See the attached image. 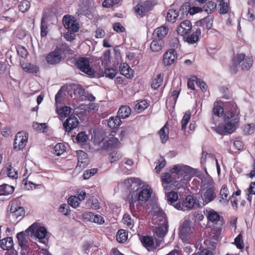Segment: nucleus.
<instances>
[{
	"label": "nucleus",
	"mask_w": 255,
	"mask_h": 255,
	"mask_svg": "<svg viewBox=\"0 0 255 255\" xmlns=\"http://www.w3.org/2000/svg\"><path fill=\"white\" fill-rule=\"evenodd\" d=\"M66 150L65 146L62 143H58L54 147L53 153L57 156L62 154Z\"/></svg>",
	"instance_id": "nucleus-41"
},
{
	"label": "nucleus",
	"mask_w": 255,
	"mask_h": 255,
	"mask_svg": "<svg viewBox=\"0 0 255 255\" xmlns=\"http://www.w3.org/2000/svg\"><path fill=\"white\" fill-rule=\"evenodd\" d=\"M148 106V104L146 100H142L137 103L135 106V111L140 113L143 112Z\"/></svg>",
	"instance_id": "nucleus-42"
},
{
	"label": "nucleus",
	"mask_w": 255,
	"mask_h": 255,
	"mask_svg": "<svg viewBox=\"0 0 255 255\" xmlns=\"http://www.w3.org/2000/svg\"><path fill=\"white\" fill-rule=\"evenodd\" d=\"M139 202L137 199V197H135L133 194H131V198L129 199V208L131 212L133 213L136 211L135 205L137 206Z\"/></svg>",
	"instance_id": "nucleus-43"
},
{
	"label": "nucleus",
	"mask_w": 255,
	"mask_h": 255,
	"mask_svg": "<svg viewBox=\"0 0 255 255\" xmlns=\"http://www.w3.org/2000/svg\"><path fill=\"white\" fill-rule=\"evenodd\" d=\"M107 141L108 143L107 147H112L113 146H117L119 143V139L113 136L110 137Z\"/></svg>",
	"instance_id": "nucleus-57"
},
{
	"label": "nucleus",
	"mask_w": 255,
	"mask_h": 255,
	"mask_svg": "<svg viewBox=\"0 0 255 255\" xmlns=\"http://www.w3.org/2000/svg\"><path fill=\"white\" fill-rule=\"evenodd\" d=\"M120 158V154L118 153L117 152L113 151L110 154V161L111 163L118 160Z\"/></svg>",
	"instance_id": "nucleus-61"
},
{
	"label": "nucleus",
	"mask_w": 255,
	"mask_h": 255,
	"mask_svg": "<svg viewBox=\"0 0 255 255\" xmlns=\"http://www.w3.org/2000/svg\"><path fill=\"white\" fill-rule=\"evenodd\" d=\"M41 36L45 37L48 33V26L45 20V17L43 16L41 21Z\"/></svg>",
	"instance_id": "nucleus-46"
},
{
	"label": "nucleus",
	"mask_w": 255,
	"mask_h": 255,
	"mask_svg": "<svg viewBox=\"0 0 255 255\" xmlns=\"http://www.w3.org/2000/svg\"><path fill=\"white\" fill-rule=\"evenodd\" d=\"M119 69L121 74L125 76L127 78H131L133 77V71L127 63H121Z\"/></svg>",
	"instance_id": "nucleus-25"
},
{
	"label": "nucleus",
	"mask_w": 255,
	"mask_h": 255,
	"mask_svg": "<svg viewBox=\"0 0 255 255\" xmlns=\"http://www.w3.org/2000/svg\"><path fill=\"white\" fill-rule=\"evenodd\" d=\"M63 23L64 27L69 31L77 32L79 30V24L74 19V17L71 15H64L63 18Z\"/></svg>",
	"instance_id": "nucleus-13"
},
{
	"label": "nucleus",
	"mask_w": 255,
	"mask_h": 255,
	"mask_svg": "<svg viewBox=\"0 0 255 255\" xmlns=\"http://www.w3.org/2000/svg\"><path fill=\"white\" fill-rule=\"evenodd\" d=\"M207 157L212 158H215V156L214 155V154L208 153L207 152H206L205 151H203L202 155V156L201 158V163L202 165H203L205 163L206 158H207Z\"/></svg>",
	"instance_id": "nucleus-60"
},
{
	"label": "nucleus",
	"mask_w": 255,
	"mask_h": 255,
	"mask_svg": "<svg viewBox=\"0 0 255 255\" xmlns=\"http://www.w3.org/2000/svg\"><path fill=\"white\" fill-rule=\"evenodd\" d=\"M79 201V199L76 196H71L68 200V203L69 205L74 208H76L78 207L80 204Z\"/></svg>",
	"instance_id": "nucleus-51"
},
{
	"label": "nucleus",
	"mask_w": 255,
	"mask_h": 255,
	"mask_svg": "<svg viewBox=\"0 0 255 255\" xmlns=\"http://www.w3.org/2000/svg\"><path fill=\"white\" fill-rule=\"evenodd\" d=\"M192 29V24L190 21L184 20L181 22L177 27V32L180 35H184L189 32Z\"/></svg>",
	"instance_id": "nucleus-20"
},
{
	"label": "nucleus",
	"mask_w": 255,
	"mask_h": 255,
	"mask_svg": "<svg viewBox=\"0 0 255 255\" xmlns=\"http://www.w3.org/2000/svg\"><path fill=\"white\" fill-rule=\"evenodd\" d=\"M2 171L6 173L7 176L12 179H17L18 174L17 171L12 167L11 164H6L2 168Z\"/></svg>",
	"instance_id": "nucleus-28"
},
{
	"label": "nucleus",
	"mask_w": 255,
	"mask_h": 255,
	"mask_svg": "<svg viewBox=\"0 0 255 255\" xmlns=\"http://www.w3.org/2000/svg\"><path fill=\"white\" fill-rule=\"evenodd\" d=\"M199 203L197 198L192 195H188L182 202L175 204L174 207L178 210L183 211H189L198 208Z\"/></svg>",
	"instance_id": "nucleus-5"
},
{
	"label": "nucleus",
	"mask_w": 255,
	"mask_h": 255,
	"mask_svg": "<svg viewBox=\"0 0 255 255\" xmlns=\"http://www.w3.org/2000/svg\"><path fill=\"white\" fill-rule=\"evenodd\" d=\"M59 211L63 213L65 215H68L70 213V210L68 205L61 204L59 208Z\"/></svg>",
	"instance_id": "nucleus-58"
},
{
	"label": "nucleus",
	"mask_w": 255,
	"mask_h": 255,
	"mask_svg": "<svg viewBox=\"0 0 255 255\" xmlns=\"http://www.w3.org/2000/svg\"><path fill=\"white\" fill-rule=\"evenodd\" d=\"M176 58V51L174 49H169L164 54L163 62L164 65L169 66L173 63Z\"/></svg>",
	"instance_id": "nucleus-18"
},
{
	"label": "nucleus",
	"mask_w": 255,
	"mask_h": 255,
	"mask_svg": "<svg viewBox=\"0 0 255 255\" xmlns=\"http://www.w3.org/2000/svg\"><path fill=\"white\" fill-rule=\"evenodd\" d=\"M205 214L209 221L218 224L220 226L223 225V218L217 212L212 209L206 210Z\"/></svg>",
	"instance_id": "nucleus-17"
},
{
	"label": "nucleus",
	"mask_w": 255,
	"mask_h": 255,
	"mask_svg": "<svg viewBox=\"0 0 255 255\" xmlns=\"http://www.w3.org/2000/svg\"><path fill=\"white\" fill-rule=\"evenodd\" d=\"M126 188L129 190H132L135 187H140L142 181L138 178H129L126 179L124 182Z\"/></svg>",
	"instance_id": "nucleus-19"
},
{
	"label": "nucleus",
	"mask_w": 255,
	"mask_h": 255,
	"mask_svg": "<svg viewBox=\"0 0 255 255\" xmlns=\"http://www.w3.org/2000/svg\"><path fill=\"white\" fill-rule=\"evenodd\" d=\"M71 112V108L70 107L64 106L62 109L57 110V113L61 118L67 117Z\"/></svg>",
	"instance_id": "nucleus-44"
},
{
	"label": "nucleus",
	"mask_w": 255,
	"mask_h": 255,
	"mask_svg": "<svg viewBox=\"0 0 255 255\" xmlns=\"http://www.w3.org/2000/svg\"><path fill=\"white\" fill-rule=\"evenodd\" d=\"M79 122L74 116H70L63 123V126L66 132L69 134L79 125Z\"/></svg>",
	"instance_id": "nucleus-14"
},
{
	"label": "nucleus",
	"mask_w": 255,
	"mask_h": 255,
	"mask_svg": "<svg viewBox=\"0 0 255 255\" xmlns=\"http://www.w3.org/2000/svg\"><path fill=\"white\" fill-rule=\"evenodd\" d=\"M83 216L86 220L100 225L105 222L104 219L101 215L95 214L92 212L86 213Z\"/></svg>",
	"instance_id": "nucleus-21"
},
{
	"label": "nucleus",
	"mask_w": 255,
	"mask_h": 255,
	"mask_svg": "<svg viewBox=\"0 0 255 255\" xmlns=\"http://www.w3.org/2000/svg\"><path fill=\"white\" fill-rule=\"evenodd\" d=\"M113 27L114 30L117 32H123L125 30V28L119 22L114 23Z\"/></svg>",
	"instance_id": "nucleus-63"
},
{
	"label": "nucleus",
	"mask_w": 255,
	"mask_h": 255,
	"mask_svg": "<svg viewBox=\"0 0 255 255\" xmlns=\"http://www.w3.org/2000/svg\"><path fill=\"white\" fill-rule=\"evenodd\" d=\"M121 123L122 121L119 118V117L117 116L116 117H112L108 121V126L111 128H115L120 126Z\"/></svg>",
	"instance_id": "nucleus-36"
},
{
	"label": "nucleus",
	"mask_w": 255,
	"mask_h": 255,
	"mask_svg": "<svg viewBox=\"0 0 255 255\" xmlns=\"http://www.w3.org/2000/svg\"><path fill=\"white\" fill-rule=\"evenodd\" d=\"M116 238L119 243H124L128 239V233L125 230H120L117 233Z\"/></svg>",
	"instance_id": "nucleus-39"
},
{
	"label": "nucleus",
	"mask_w": 255,
	"mask_h": 255,
	"mask_svg": "<svg viewBox=\"0 0 255 255\" xmlns=\"http://www.w3.org/2000/svg\"><path fill=\"white\" fill-rule=\"evenodd\" d=\"M110 50H108L105 52L103 56L101 57V60L102 64L105 65L108 64L110 63L111 57H110Z\"/></svg>",
	"instance_id": "nucleus-55"
},
{
	"label": "nucleus",
	"mask_w": 255,
	"mask_h": 255,
	"mask_svg": "<svg viewBox=\"0 0 255 255\" xmlns=\"http://www.w3.org/2000/svg\"><path fill=\"white\" fill-rule=\"evenodd\" d=\"M228 193L229 191L227 187L225 186H222L220 190V194L222 199L225 200V203H227L229 202V199L228 198Z\"/></svg>",
	"instance_id": "nucleus-50"
},
{
	"label": "nucleus",
	"mask_w": 255,
	"mask_h": 255,
	"mask_svg": "<svg viewBox=\"0 0 255 255\" xmlns=\"http://www.w3.org/2000/svg\"><path fill=\"white\" fill-rule=\"evenodd\" d=\"M9 216L12 218L18 219L19 221L21 217L24 214V210L23 207L19 206L17 202H12L10 205Z\"/></svg>",
	"instance_id": "nucleus-15"
},
{
	"label": "nucleus",
	"mask_w": 255,
	"mask_h": 255,
	"mask_svg": "<svg viewBox=\"0 0 255 255\" xmlns=\"http://www.w3.org/2000/svg\"><path fill=\"white\" fill-rule=\"evenodd\" d=\"M191 233V229L190 226V222L187 220H185L180 227L179 233V237L183 242H186L189 238Z\"/></svg>",
	"instance_id": "nucleus-16"
},
{
	"label": "nucleus",
	"mask_w": 255,
	"mask_h": 255,
	"mask_svg": "<svg viewBox=\"0 0 255 255\" xmlns=\"http://www.w3.org/2000/svg\"><path fill=\"white\" fill-rule=\"evenodd\" d=\"M33 230L34 232L32 230H29V231L31 232V235H35L41 243L46 244L48 242L47 239L48 232L47 229L44 227H36V226L34 224Z\"/></svg>",
	"instance_id": "nucleus-12"
},
{
	"label": "nucleus",
	"mask_w": 255,
	"mask_h": 255,
	"mask_svg": "<svg viewBox=\"0 0 255 255\" xmlns=\"http://www.w3.org/2000/svg\"><path fill=\"white\" fill-rule=\"evenodd\" d=\"M233 65L231 67V70L234 73H236L237 66L242 63L243 70H249L253 64V60L252 58L247 57L245 54L241 53L235 56L233 59Z\"/></svg>",
	"instance_id": "nucleus-6"
},
{
	"label": "nucleus",
	"mask_w": 255,
	"mask_h": 255,
	"mask_svg": "<svg viewBox=\"0 0 255 255\" xmlns=\"http://www.w3.org/2000/svg\"><path fill=\"white\" fill-rule=\"evenodd\" d=\"M201 33V29L199 28H196L191 35L188 36L186 38V41L190 44H194L199 40V36Z\"/></svg>",
	"instance_id": "nucleus-34"
},
{
	"label": "nucleus",
	"mask_w": 255,
	"mask_h": 255,
	"mask_svg": "<svg viewBox=\"0 0 255 255\" xmlns=\"http://www.w3.org/2000/svg\"><path fill=\"white\" fill-rule=\"evenodd\" d=\"M166 197L168 201L170 202L171 204H173L178 199L177 193L172 191L166 193Z\"/></svg>",
	"instance_id": "nucleus-45"
},
{
	"label": "nucleus",
	"mask_w": 255,
	"mask_h": 255,
	"mask_svg": "<svg viewBox=\"0 0 255 255\" xmlns=\"http://www.w3.org/2000/svg\"><path fill=\"white\" fill-rule=\"evenodd\" d=\"M34 227V224L30 226L27 230L24 232H21L17 234L16 238L18 240V243L20 247V249L22 251L25 253H28L30 250V245H31V240L29 236V230H33Z\"/></svg>",
	"instance_id": "nucleus-4"
},
{
	"label": "nucleus",
	"mask_w": 255,
	"mask_h": 255,
	"mask_svg": "<svg viewBox=\"0 0 255 255\" xmlns=\"http://www.w3.org/2000/svg\"><path fill=\"white\" fill-rule=\"evenodd\" d=\"M190 112L189 111H186L181 121V128L182 130H185L186 129V126L190 119Z\"/></svg>",
	"instance_id": "nucleus-47"
},
{
	"label": "nucleus",
	"mask_w": 255,
	"mask_h": 255,
	"mask_svg": "<svg viewBox=\"0 0 255 255\" xmlns=\"http://www.w3.org/2000/svg\"><path fill=\"white\" fill-rule=\"evenodd\" d=\"M152 189L145 183L142 182L140 187L138 186L135 191L132 193L139 202H145L151 197Z\"/></svg>",
	"instance_id": "nucleus-8"
},
{
	"label": "nucleus",
	"mask_w": 255,
	"mask_h": 255,
	"mask_svg": "<svg viewBox=\"0 0 255 255\" xmlns=\"http://www.w3.org/2000/svg\"><path fill=\"white\" fill-rule=\"evenodd\" d=\"M157 221L158 227H155V234L159 238H163L167 233L168 225L167 219L163 211L159 210L157 213Z\"/></svg>",
	"instance_id": "nucleus-3"
},
{
	"label": "nucleus",
	"mask_w": 255,
	"mask_h": 255,
	"mask_svg": "<svg viewBox=\"0 0 255 255\" xmlns=\"http://www.w3.org/2000/svg\"><path fill=\"white\" fill-rule=\"evenodd\" d=\"M122 222L130 229H131L133 227V221L129 214H125L124 215Z\"/></svg>",
	"instance_id": "nucleus-48"
},
{
	"label": "nucleus",
	"mask_w": 255,
	"mask_h": 255,
	"mask_svg": "<svg viewBox=\"0 0 255 255\" xmlns=\"http://www.w3.org/2000/svg\"><path fill=\"white\" fill-rule=\"evenodd\" d=\"M88 138V135L85 134V132H79L76 137L77 142L81 144L85 143L87 141Z\"/></svg>",
	"instance_id": "nucleus-52"
},
{
	"label": "nucleus",
	"mask_w": 255,
	"mask_h": 255,
	"mask_svg": "<svg viewBox=\"0 0 255 255\" xmlns=\"http://www.w3.org/2000/svg\"><path fill=\"white\" fill-rule=\"evenodd\" d=\"M162 143H165L168 139L169 129L166 124L158 132Z\"/></svg>",
	"instance_id": "nucleus-35"
},
{
	"label": "nucleus",
	"mask_w": 255,
	"mask_h": 255,
	"mask_svg": "<svg viewBox=\"0 0 255 255\" xmlns=\"http://www.w3.org/2000/svg\"><path fill=\"white\" fill-rule=\"evenodd\" d=\"M234 244L238 249H242L244 247V244L243 241V236L240 234L235 239Z\"/></svg>",
	"instance_id": "nucleus-53"
},
{
	"label": "nucleus",
	"mask_w": 255,
	"mask_h": 255,
	"mask_svg": "<svg viewBox=\"0 0 255 255\" xmlns=\"http://www.w3.org/2000/svg\"><path fill=\"white\" fill-rule=\"evenodd\" d=\"M13 245V239L11 237H6L0 241V247L3 250H10L12 248Z\"/></svg>",
	"instance_id": "nucleus-30"
},
{
	"label": "nucleus",
	"mask_w": 255,
	"mask_h": 255,
	"mask_svg": "<svg viewBox=\"0 0 255 255\" xmlns=\"http://www.w3.org/2000/svg\"><path fill=\"white\" fill-rule=\"evenodd\" d=\"M179 11L176 9L170 8L168 10L167 13V19L168 21L174 22L179 16Z\"/></svg>",
	"instance_id": "nucleus-38"
},
{
	"label": "nucleus",
	"mask_w": 255,
	"mask_h": 255,
	"mask_svg": "<svg viewBox=\"0 0 255 255\" xmlns=\"http://www.w3.org/2000/svg\"><path fill=\"white\" fill-rule=\"evenodd\" d=\"M217 193L216 187L201 189V197L204 204H207L213 201L217 196Z\"/></svg>",
	"instance_id": "nucleus-11"
},
{
	"label": "nucleus",
	"mask_w": 255,
	"mask_h": 255,
	"mask_svg": "<svg viewBox=\"0 0 255 255\" xmlns=\"http://www.w3.org/2000/svg\"><path fill=\"white\" fill-rule=\"evenodd\" d=\"M30 6V2L28 0H24L20 3L18 6L19 10L22 12H24L29 8Z\"/></svg>",
	"instance_id": "nucleus-54"
},
{
	"label": "nucleus",
	"mask_w": 255,
	"mask_h": 255,
	"mask_svg": "<svg viewBox=\"0 0 255 255\" xmlns=\"http://www.w3.org/2000/svg\"><path fill=\"white\" fill-rule=\"evenodd\" d=\"M22 69L26 72L29 73H36L39 69L36 66L28 63L21 64Z\"/></svg>",
	"instance_id": "nucleus-37"
},
{
	"label": "nucleus",
	"mask_w": 255,
	"mask_h": 255,
	"mask_svg": "<svg viewBox=\"0 0 255 255\" xmlns=\"http://www.w3.org/2000/svg\"><path fill=\"white\" fill-rule=\"evenodd\" d=\"M155 3L152 0H140L134 7V11L137 16L141 18L151 11Z\"/></svg>",
	"instance_id": "nucleus-7"
},
{
	"label": "nucleus",
	"mask_w": 255,
	"mask_h": 255,
	"mask_svg": "<svg viewBox=\"0 0 255 255\" xmlns=\"http://www.w3.org/2000/svg\"><path fill=\"white\" fill-rule=\"evenodd\" d=\"M244 131L247 134H251L254 131V125L253 124H248L245 127Z\"/></svg>",
	"instance_id": "nucleus-62"
},
{
	"label": "nucleus",
	"mask_w": 255,
	"mask_h": 255,
	"mask_svg": "<svg viewBox=\"0 0 255 255\" xmlns=\"http://www.w3.org/2000/svg\"><path fill=\"white\" fill-rule=\"evenodd\" d=\"M76 64L78 68L87 75L91 77L95 75V72L90 67L88 58L80 57L77 60Z\"/></svg>",
	"instance_id": "nucleus-9"
},
{
	"label": "nucleus",
	"mask_w": 255,
	"mask_h": 255,
	"mask_svg": "<svg viewBox=\"0 0 255 255\" xmlns=\"http://www.w3.org/2000/svg\"><path fill=\"white\" fill-rule=\"evenodd\" d=\"M201 180V189L215 187L214 181L210 177L202 176Z\"/></svg>",
	"instance_id": "nucleus-29"
},
{
	"label": "nucleus",
	"mask_w": 255,
	"mask_h": 255,
	"mask_svg": "<svg viewBox=\"0 0 255 255\" xmlns=\"http://www.w3.org/2000/svg\"><path fill=\"white\" fill-rule=\"evenodd\" d=\"M165 159L163 157L160 156L159 158L158 159L156 162V165L155 168L156 172H159L160 170L165 166Z\"/></svg>",
	"instance_id": "nucleus-49"
},
{
	"label": "nucleus",
	"mask_w": 255,
	"mask_h": 255,
	"mask_svg": "<svg viewBox=\"0 0 255 255\" xmlns=\"http://www.w3.org/2000/svg\"><path fill=\"white\" fill-rule=\"evenodd\" d=\"M28 134L26 132L19 131L16 133L13 142V148L18 151L23 149L27 143Z\"/></svg>",
	"instance_id": "nucleus-10"
},
{
	"label": "nucleus",
	"mask_w": 255,
	"mask_h": 255,
	"mask_svg": "<svg viewBox=\"0 0 255 255\" xmlns=\"http://www.w3.org/2000/svg\"><path fill=\"white\" fill-rule=\"evenodd\" d=\"M213 113L217 117L223 116L225 125L213 127L216 132L224 135L231 133L236 129L240 119V110L232 98L223 97L220 101L215 102Z\"/></svg>",
	"instance_id": "nucleus-1"
},
{
	"label": "nucleus",
	"mask_w": 255,
	"mask_h": 255,
	"mask_svg": "<svg viewBox=\"0 0 255 255\" xmlns=\"http://www.w3.org/2000/svg\"><path fill=\"white\" fill-rule=\"evenodd\" d=\"M74 32H73L72 31H68L65 34L64 37L68 41H71L75 38Z\"/></svg>",
	"instance_id": "nucleus-64"
},
{
	"label": "nucleus",
	"mask_w": 255,
	"mask_h": 255,
	"mask_svg": "<svg viewBox=\"0 0 255 255\" xmlns=\"http://www.w3.org/2000/svg\"><path fill=\"white\" fill-rule=\"evenodd\" d=\"M213 19L211 15H208L205 18L201 19L198 23L207 29H210L213 26Z\"/></svg>",
	"instance_id": "nucleus-33"
},
{
	"label": "nucleus",
	"mask_w": 255,
	"mask_h": 255,
	"mask_svg": "<svg viewBox=\"0 0 255 255\" xmlns=\"http://www.w3.org/2000/svg\"><path fill=\"white\" fill-rule=\"evenodd\" d=\"M163 81V76L161 74H159L153 80L151 86L154 90L157 89L160 87Z\"/></svg>",
	"instance_id": "nucleus-40"
},
{
	"label": "nucleus",
	"mask_w": 255,
	"mask_h": 255,
	"mask_svg": "<svg viewBox=\"0 0 255 255\" xmlns=\"http://www.w3.org/2000/svg\"><path fill=\"white\" fill-rule=\"evenodd\" d=\"M143 246L148 250L155 249V245L153 238L150 236H144L140 239Z\"/></svg>",
	"instance_id": "nucleus-26"
},
{
	"label": "nucleus",
	"mask_w": 255,
	"mask_h": 255,
	"mask_svg": "<svg viewBox=\"0 0 255 255\" xmlns=\"http://www.w3.org/2000/svg\"><path fill=\"white\" fill-rule=\"evenodd\" d=\"M105 75L106 77L110 79H113L117 74L116 70L113 68L105 69L104 72Z\"/></svg>",
	"instance_id": "nucleus-56"
},
{
	"label": "nucleus",
	"mask_w": 255,
	"mask_h": 255,
	"mask_svg": "<svg viewBox=\"0 0 255 255\" xmlns=\"http://www.w3.org/2000/svg\"><path fill=\"white\" fill-rule=\"evenodd\" d=\"M77 166L81 168H85L89 162L87 154L84 151L79 150L77 151Z\"/></svg>",
	"instance_id": "nucleus-22"
},
{
	"label": "nucleus",
	"mask_w": 255,
	"mask_h": 255,
	"mask_svg": "<svg viewBox=\"0 0 255 255\" xmlns=\"http://www.w3.org/2000/svg\"><path fill=\"white\" fill-rule=\"evenodd\" d=\"M46 59L48 64L55 65L61 61V55L59 52L54 51L47 55Z\"/></svg>",
	"instance_id": "nucleus-23"
},
{
	"label": "nucleus",
	"mask_w": 255,
	"mask_h": 255,
	"mask_svg": "<svg viewBox=\"0 0 255 255\" xmlns=\"http://www.w3.org/2000/svg\"><path fill=\"white\" fill-rule=\"evenodd\" d=\"M164 43L163 40L158 39L152 37V41L150 45V49L153 52L159 51L163 46Z\"/></svg>",
	"instance_id": "nucleus-27"
},
{
	"label": "nucleus",
	"mask_w": 255,
	"mask_h": 255,
	"mask_svg": "<svg viewBox=\"0 0 255 255\" xmlns=\"http://www.w3.org/2000/svg\"><path fill=\"white\" fill-rule=\"evenodd\" d=\"M130 113L131 110L129 106H123L119 109L117 116L119 117L120 119H124L128 117Z\"/></svg>",
	"instance_id": "nucleus-32"
},
{
	"label": "nucleus",
	"mask_w": 255,
	"mask_h": 255,
	"mask_svg": "<svg viewBox=\"0 0 255 255\" xmlns=\"http://www.w3.org/2000/svg\"><path fill=\"white\" fill-rule=\"evenodd\" d=\"M14 190L13 186L7 184L0 185V196H6L12 194Z\"/></svg>",
	"instance_id": "nucleus-31"
},
{
	"label": "nucleus",
	"mask_w": 255,
	"mask_h": 255,
	"mask_svg": "<svg viewBox=\"0 0 255 255\" xmlns=\"http://www.w3.org/2000/svg\"><path fill=\"white\" fill-rule=\"evenodd\" d=\"M172 173H163L162 180L164 184H175L178 181L174 180L177 177L182 185L186 184L194 175V169L188 165L177 164L172 168Z\"/></svg>",
	"instance_id": "nucleus-2"
},
{
	"label": "nucleus",
	"mask_w": 255,
	"mask_h": 255,
	"mask_svg": "<svg viewBox=\"0 0 255 255\" xmlns=\"http://www.w3.org/2000/svg\"><path fill=\"white\" fill-rule=\"evenodd\" d=\"M18 54L22 58H25L27 56V51L23 46H19L17 48Z\"/></svg>",
	"instance_id": "nucleus-59"
},
{
	"label": "nucleus",
	"mask_w": 255,
	"mask_h": 255,
	"mask_svg": "<svg viewBox=\"0 0 255 255\" xmlns=\"http://www.w3.org/2000/svg\"><path fill=\"white\" fill-rule=\"evenodd\" d=\"M168 32V28L165 26H161L156 28L153 31L152 37L160 40H163L164 37Z\"/></svg>",
	"instance_id": "nucleus-24"
}]
</instances>
